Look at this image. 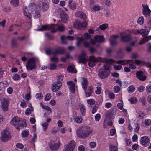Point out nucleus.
Instances as JSON below:
<instances>
[{"label": "nucleus", "instance_id": "6ab92c4d", "mask_svg": "<svg viewBox=\"0 0 151 151\" xmlns=\"http://www.w3.org/2000/svg\"><path fill=\"white\" fill-rule=\"evenodd\" d=\"M67 85L69 86V88L70 91L72 93H74L75 92V84L72 81H68L66 83Z\"/></svg>", "mask_w": 151, "mask_h": 151}, {"label": "nucleus", "instance_id": "4c0bfd02", "mask_svg": "<svg viewBox=\"0 0 151 151\" xmlns=\"http://www.w3.org/2000/svg\"><path fill=\"white\" fill-rule=\"evenodd\" d=\"M110 44L111 46H116L117 45V42L116 40H110Z\"/></svg>", "mask_w": 151, "mask_h": 151}, {"label": "nucleus", "instance_id": "473e14b6", "mask_svg": "<svg viewBox=\"0 0 151 151\" xmlns=\"http://www.w3.org/2000/svg\"><path fill=\"white\" fill-rule=\"evenodd\" d=\"M109 151H118V148L114 145L109 146Z\"/></svg>", "mask_w": 151, "mask_h": 151}, {"label": "nucleus", "instance_id": "ea45409f", "mask_svg": "<svg viewBox=\"0 0 151 151\" xmlns=\"http://www.w3.org/2000/svg\"><path fill=\"white\" fill-rule=\"evenodd\" d=\"M27 8V7L24 8V13L25 16H27L29 18H30L31 17L30 14L29 12H27L24 9H26Z\"/></svg>", "mask_w": 151, "mask_h": 151}, {"label": "nucleus", "instance_id": "a18cd8bd", "mask_svg": "<svg viewBox=\"0 0 151 151\" xmlns=\"http://www.w3.org/2000/svg\"><path fill=\"white\" fill-rule=\"evenodd\" d=\"M56 66L55 64H50V67L49 69L51 70H54L56 69Z\"/></svg>", "mask_w": 151, "mask_h": 151}, {"label": "nucleus", "instance_id": "4468645a", "mask_svg": "<svg viewBox=\"0 0 151 151\" xmlns=\"http://www.w3.org/2000/svg\"><path fill=\"white\" fill-rule=\"evenodd\" d=\"M9 101L5 99H3L1 101V107L4 111H7L8 110Z\"/></svg>", "mask_w": 151, "mask_h": 151}, {"label": "nucleus", "instance_id": "c756f323", "mask_svg": "<svg viewBox=\"0 0 151 151\" xmlns=\"http://www.w3.org/2000/svg\"><path fill=\"white\" fill-rule=\"evenodd\" d=\"M68 71L71 73H73L77 72L75 67L74 66H70L68 67Z\"/></svg>", "mask_w": 151, "mask_h": 151}, {"label": "nucleus", "instance_id": "b1692460", "mask_svg": "<svg viewBox=\"0 0 151 151\" xmlns=\"http://www.w3.org/2000/svg\"><path fill=\"white\" fill-rule=\"evenodd\" d=\"M85 91V95L86 97H89L92 94L93 91V88H92V86H89L88 89H84Z\"/></svg>", "mask_w": 151, "mask_h": 151}, {"label": "nucleus", "instance_id": "f03ea898", "mask_svg": "<svg viewBox=\"0 0 151 151\" xmlns=\"http://www.w3.org/2000/svg\"><path fill=\"white\" fill-rule=\"evenodd\" d=\"M56 26L53 24L50 25H43L41 28L38 29L37 30L39 31H43L45 30L52 29L51 32L53 33L56 32L57 31L63 32L65 30V27L64 25H58L56 28Z\"/></svg>", "mask_w": 151, "mask_h": 151}, {"label": "nucleus", "instance_id": "774afa93", "mask_svg": "<svg viewBox=\"0 0 151 151\" xmlns=\"http://www.w3.org/2000/svg\"><path fill=\"white\" fill-rule=\"evenodd\" d=\"M37 138V134L35 133H34L33 137L32 138V142H35L36 141Z\"/></svg>", "mask_w": 151, "mask_h": 151}, {"label": "nucleus", "instance_id": "f257e3e1", "mask_svg": "<svg viewBox=\"0 0 151 151\" xmlns=\"http://www.w3.org/2000/svg\"><path fill=\"white\" fill-rule=\"evenodd\" d=\"M92 132L88 126H81L76 129V134L79 138H86L92 133Z\"/></svg>", "mask_w": 151, "mask_h": 151}, {"label": "nucleus", "instance_id": "052dcab7", "mask_svg": "<svg viewBox=\"0 0 151 151\" xmlns=\"http://www.w3.org/2000/svg\"><path fill=\"white\" fill-rule=\"evenodd\" d=\"M82 119H83L81 118H79L77 117L76 118L75 121L77 123H80L82 122Z\"/></svg>", "mask_w": 151, "mask_h": 151}, {"label": "nucleus", "instance_id": "37998d69", "mask_svg": "<svg viewBox=\"0 0 151 151\" xmlns=\"http://www.w3.org/2000/svg\"><path fill=\"white\" fill-rule=\"evenodd\" d=\"M29 134L28 131L24 130L22 132V136L24 137H27Z\"/></svg>", "mask_w": 151, "mask_h": 151}, {"label": "nucleus", "instance_id": "a878e982", "mask_svg": "<svg viewBox=\"0 0 151 151\" xmlns=\"http://www.w3.org/2000/svg\"><path fill=\"white\" fill-rule=\"evenodd\" d=\"M122 33H121V40L123 42H127L129 41L131 39V36L130 35H127L125 36H122Z\"/></svg>", "mask_w": 151, "mask_h": 151}, {"label": "nucleus", "instance_id": "49530a36", "mask_svg": "<svg viewBox=\"0 0 151 151\" xmlns=\"http://www.w3.org/2000/svg\"><path fill=\"white\" fill-rule=\"evenodd\" d=\"M35 13H34V17L35 18H37L39 17L40 16V14L39 12L38 11H36L35 12Z\"/></svg>", "mask_w": 151, "mask_h": 151}, {"label": "nucleus", "instance_id": "603ef678", "mask_svg": "<svg viewBox=\"0 0 151 151\" xmlns=\"http://www.w3.org/2000/svg\"><path fill=\"white\" fill-rule=\"evenodd\" d=\"M51 96L50 93H47V94L45 97V100L48 101L51 99Z\"/></svg>", "mask_w": 151, "mask_h": 151}, {"label": "nucleus", "instance_id": "680f3d73", "mask_svg": "<svg viewBox=\"0 0 151 151\" xmlns=\"http://www.w3.org/2000/svg\"><path fill=\"white\" fill-rule=\"evenodd\" d=\"M96 143L94 142H91L89 144V146L91 148H94L96 146Z\"/></svg>", "mask_w": 151, "mask_h": 151}, {"label": "nucleus", "instance_id": "5fc2aeb1", "mask_svg": "<svg viewBox=\"0 0 151 151\" xmlns=\"http://www.w3.org/2000/svg\"><path fill=\"white\" fill-rule=\"evenodd\" d=\"M117 64H122L123 65H124L127 64V63L125 62V60H118L116 62Z\"/></svg>", "mask_w": 151, "mask_h": 151}, {"label": "nucleus", "instance_id": "c9c22d12", "mask_svg": "<svg viewBox=\"0 0 151 151\" xmlns=\"http://www.w3.org/2000/svg\"><path fill=\"white\" fill-rule=\"evenodd\" d=\"M129 100L132 104H136L137 101V99L135 97L131 98Z\"/></svg>", "mask_w": 151, "mask_h": 151}, {"label": "nucleus", "instance_id": "f704fd0d", "mask_svg": "<svg viewBox=\"0 0 151 151\" xmlns=\"http://www.w3.org/2000/svg\"><path fill=\"white\" fill-rule=\"evenodd\" d=\"M36 8V5L34 3H31L29 5V8L31 11H33Z\"/></svg>", "mask_w": 151, "mask_h": 151}, {"label": "nucleus", "instance_id": "ddd939ff", "mask_svg": "<svg viewBox=\"0 0 151 151\" xmlns=\"http://www.w3.org/2000/svg\"><path fill=\"white\" fill-rule=\"evenodd\" d=\"M105 61L106 62V63L104 65L103 67L104 70H109L110 69V64L111 63H113L115 61L111 59H109L105 58Z\"/></svg>", "mask_w": 151, "mask_h": 151}, {"label": "nucleus", "instance_id": "e2e57ef3", "mask_svg": "<svg viewBox=\"0 0 151 151\" xmlns=\"http://www.w3.org/2000/svg\"><path fill=\"white\" fill-rule=\"evenodd\" d=\"M85 147L83 145H80L78 147V150L80 151H84L85 150Z\"/></svg>", "mask_w": 151, "mask_h": 151}, {"label": "nucleus", "instance_id": "a19ab883", "mask_svg": "<svg viewBox=\"0 0 151 151\" xmlns=\"http://www.w3.org/2000/svg\"><path fill=\"white\" fill-rule=\"evenodd\" d=\"M55 85L58 87V89H59L62 86V83L60 81H58Z\"/></svg>", "mask_w": 151, "mask_h": 151}, {"label": "nucleus", "instance_id": "338daca9", "mask_svg": "<svg viewBox=\"0 0 151 151\" xmlns=\"http://www.w3.org/2000/svg\"><path fill=\"white\" fill-rule=\"evenodd\" d=\"M101 116L99 114H97L95 116V118L96 121H99L100 119Z\"/></svg>", "mask_w": 151, "mask_h": 151}, {"label": "nucleus", "instance_id": "cd10ccee", "mask_svg": "<svg viewBox=\"0 0 151 151\" xmlns=\"http://www.w3.org/2000/svg\"><path fill=\"white\" fill-rule=\"evenodd\" d=\"M17 40L14 38H12L11 40V46L12 48H17L18 46V44L16 42Z\"/></svg>", "mask_w": 151, "mask_h": 151}, {"label": "nucleus", "instance_id": "f3484780", "mask_svg": "<svg viewBox=\"0 0 151 151\" xmlns=\"http://www.w3.org/2000/svg\"><path fill=\"white\" fill-rule=\"evenodd\" d=\"M86 53L84 52H82L78 56V63L81 64H85L86 60Z\"/></svg>", "mask_w": 151, "mask_h": 151}, {"label": "nucleus", "instance_id": "6e6d98bb", "mask_svg": "<svg viewBox=\"0 0 151 151\" xmlns=\"http://www.w3.org/2000/svg\"><path fill=\"white\" fill-rule=\"evenodd\" d=\"M114 90L115 93H117L119 91L120 88L118 86H115L114 88Z\"/></svg>", "mask_w": 151, "mask_h": 151}, {"label": "nucleus", "instance_id": "6e6552de", "mask_svg": "<svg viewBox=\"0 0 151 151\" xmlns=\"http://www.w3.org/2000/svg\"><path fill=\"white\" fill-rule=\"evenodd\" d=\"M100 57L96 58L94 56H91L89 57L88 65L90 67H93L96 63L100 60Z\"/></svg>", "mask_w": 151, "mask_h": 151}, {"label": "nucleus", "instance_id": "20e7f679", "mask_svg": "<svg viewBox=\"0 0 151 151\" xmlns=\"http://www.w3.org/2000/svg\"><path fill=\"white\" fill-rule=\"evenodd\" d=\"M36 59L34 58L29 59L26 64V67L28 71L32 70L36 67Z\"/></svg>", "mask_w": 151, "mask_h": 151}, {"label": "nucleus", "instance_id": "3c124183", "mask_svg": "<svg viewBox=\"0 0 151 151\" xmlns=\"http://www.w3.org/2000/svg\"><path fill=\"white\" fill-rule=\"evenodd\" d=\"M106 51L108 54L109 55H111L113 52V50L111 48H107L106 49Z\"/></svg>", "mask_w": 151, "mask_h": 151}, {"label": "nucleus", "instance_id": "9d476101", "mask_svg": "<svg viewBox=\"0 0 151 151\" xmlns=\"http://www.w3.org/2000/svg\"><path fill=\"white\" fill-rule=\"evenodd\" d=\"M105 116L106 117V121H109L107 122V124L110 126H111L113 124L112 122L114 120V115L112 114L111 112L108 111L106 113Z\"/></svg>", "mask_w": 151, "mask_h": 151}, {"label": "nucleus", "instance_id": "de8ad7c7", "mask_svg": "<svg viewBox=\"0 0 151 151\" xmlns=\"http://www.w3.org/2000/svg\"><path fill=\"white\" fill-rule=\"evenodd\" d=\"M54 52V50H51L50 49H47L45 50L46 53L48 55H50V54H52L53 55V54L52 53V52Z\"/></svg>", "mask_w": 151, "mask_h": 151}, {"label": "nucleus", "instance_id": "5701e85b", "mask_svg": "<svg viewBox=\"0 0 151 151\" xmlns=\"http://www.w3.org/2000/svg\"><path fill=\"white\" fill-rule=\"evenodd\" d=\"M66 39H67L70 40H74V37L72 36H68L65 37L64 35H62L61 37V40L62 43L64 44H66L67 42L65 40Z\"/></svg>", "mask_w": 151, "mask_h": 151}, {"label": "nucleus", "instance_id": "e433bc0d", "mask_svg": "<svg viewBox=\"0 0 151 151\" xmlns=\"http://www.w3.org/2000/svg\"><path fill=\"white\" fill-rule=\"evenodd\" d=\"M128 91L129 93L133 92L135 90V88L133 85H131L128 88Z\"/></svg>", "mask_w": 151, "mask_h": 151}, {"label": "nucleus", "instance_id": "c03bdc74", "mask_svg": "<svg viewBox=\"0 0 151 151\" xmlns=\"http://www.w3.org/2000/svg\"><path fill=\"white\" fill-rule=\"evenodd\" d=\"M42 125L43 127V129L45 131L46 130L48 127V124L47 122L42 123Z\"/></svg>", "mask_w": 151, "mask_h": 151}, {"label": "nucleus", "instance_id": "1a4fd4ad", "mask_svg": "<svg viewBox=\"0 0 151 151\" xmlns=\"http://www.w3.org/2000/svg\"><path fill=\"white\" fill-rule=\"evenodd\" d=\"M2 136L1 139L4 142H6L11 138V136L9 131L6 129L4 130L2 133Z\"/></svg>", "mask_w": 151, "mask_h": 151}, {"label": "nucleus", "instance_id": "0e129e2a", "mask_svg": "<svg viewBox=\"0 0 151 151\" xmlns=\"http://www.w3.org/2000/svg\"><path fill=\"white\" fill-rule=\"evenodd\" d=\"M43 96H42L41 93H37L36 95V97L40 100L42 98Z\"/></svg>", "mask_w": 151, "mask_h": 151}, {"label": "nucleus", "instance_id": "9b49d317", "mask_svg": "<svg viewBox=\"0 0 151 151\" xmlns=\"http://www.w3.org/2000/svg\"><path fill=\"white\" fill-rule=\"evenodd\" d=\"M98 75L101 78H104L107 77L110 73V71L100 69L98 72Z\"/></svg>", "mask_w": 151, "mask_h": 151}, {"label": "nucleus", "instance_id": "864d4df0", "mask_svg": "<svg viewBox=\"0 0 151 151\" xmlns=\"http://www.w3.org/2000/svg\"><path fill=\"white\" fill-rule=\"evenodd\" d=\"M50 60L51 62H57L58 61V59L56 56H54L50 58Z\"/></svg>", "mask_w": 151, "mask_h": 151}, {"label": "nucleus", "instance_id": "393cba45", "mask_svg": "<svg viewBox=\"0 0 151 151\" xmlns=\"http://www.w3.org/2000/svg\"><path fill=\"white\" fill-rule=\"evenodd\" d=\"M75 14L76 17L82 18L84 20H85L87 18L86 14L81 11L76 12L75 13Z\"/></svg>", "mask_w": 151, "mask_h": 151}, {"label": "nucleus", "instance_id": "09e8293b", "mask_svg": "<svg viewBox=\"0 0 151 151\" xmlns=\"http://www.w3.org/2000/svg\"><path fill=\"white\" fill-rule=\"evenodd\" d=\"M138 23L140 25L142 24L144 22V18L141 17L139 18L137 21Z\"/></svg>", "mask_w": 151, "mask_h": 151}, {"label": "nucleus", "instance_id": "8fccbe9b", "mask_svg": "<svg viewBox=\"0 0 151 151\" xmlns=\"http://www.w3.org/2000/svg\"><path fill=\"white\" fill-rule=\"evenodd\" d=\"M146 91L148 93H151V85L146 86Z\"/></svg>", "mask_w": 151, "mask_h": 151}, {"label": "nucleus", "instance_id": "4d7b16f0", "mask_svg": "<svg viewBox=\"0 0 151 151\" xmlns=\"http://www.w3.org/2000/svg\"><path fill=\"white\" fill-rule=\"evenodd\" d=\"M144 123L146 125H151V120L150 119L145 120Z\"/></svg>", "mask_w": 151, "mask_h": 151}, {"label": "nucleus", "instance_id": "79ce46f5", "mask_svg": "<svg viewBox=\"0 0 151 151\" xmlns=\"http://www.w3.org/2000/svg\"><path fill=\"white\" fill-rule=\"evenodd\" d=\"M12 78L14 80H17L19 79L20 78V77L19 75L18 74L16 73L14 75L12 76Z\"/></svg>", "mask_w": 151, "mask_h": 151}, {"label": "nucleus", "instance_id": "bf43d9fd", "mask_svg": "<svg viewBox=\"0 0 151 151\" xmlns=\"http://www.w3.org/2000/svg\"><path fill=\"white\" fill-rule=\"evenodd\" d=\"M87 102L88 104L92 105L94 104L95 102L94 100L90 99L87 100Z\"/></svg>", "mask_w": 151, "mask_h": 151}, {"label": "nucleus", "instance_id": "423d86ee", "mask_svg": "<svg viewBox=\"0 0 151 151\" xmlns=\"http://www.w3.org/2000/svg\"><path fill=\"white\" fill-rule=\"evenodd\" d=\"M73 25L74 27L77 29H84L87 25V22L86 21L81 22L79 21L76 20L74 22Z\"/></svg>", "mask_w": 151, "mask_h": 151}, {"label": "nucleus", "instance_id": "a211bd4d", "mask_svg": "<svg viewBox=\"0 0 151 151\" xmlns=\"http://www.w3.org/2000/svg\"><path fill=\"white\" fill-rule=\"evenodd\" d=\"M140 142L142 145L147 146L149 144L150 140L147 137L145 136L141 138Z\"/></svg>", "mask_w": 151, "mask_h": 151}, {"label": "nucleus", "instance_id": "0eeeda50", "mask_svg": "<svg viewBox=\"0 0 151 151\" xmlns=\"http://www.w3.org/2000/svg\"><path fill=\"white\" fill-rule=\"evenodd\" d=\"M149 32L146 29H142V35L144 37L142 40L139 44L142 45L151 39V36H147Z\"/></svg>", "mask_w": 151, "mask_h": 151}, {"label": "nucleus", "instance_id": "39448f33", "mask_svg": "<svg viewBox=\"0 0 151 151\" xmlns=\"http://www.w3.org/2000/svg\"><path fill=\"white\" fill-rule=\"evenodd\" d=\"M76 145V143L74 140H72L68 144L64 146L63 151H73Z\"/></svg>", "mask_w": 151, "mask_h": 151}, {"label": "nucleus", "instance_id": "aec40b11", "mask_svg": "<svg viewBox=\"0 0 151 151\" xmlns=\"http://www.w3.org/2000/svg\"><path fill=\"white\" fill-rule=\"evenodd\" d=\"M143 10V14L145 16H149L150 15L151 11L149 9L148 6L144 4L142 5Z\"/></svg>", "mask_w": 151, "mask_h": 151}, {"label": "nucleus", "instance_id": "7c9ffc66", "mask_svg": "<svg viewBox=\"0 0 151 151\" xmlns=\"http://www.w3.org/2000/svg\"><path fill=\"white\" fill-rule=\"evenodd\" d=\"M80 109L82 115V116H84L86 111L85 106L82 104L80 105Z\"/></svg>", "mask_w": 151, "mask_h": 151}, {"label": "nucleus", "instance_id": "13d9d810", "mask_svg": "<svg viewBox=\"0 0 151 151\" xmlns=\"http://www.w3.org/2000/svg\"><path fill=\"white\" fill-rule=\"evenodd\" d=\"M96 88V90L95 91V93L97 94H100L101 92V88L99 86H97Z\"/></svg>", "mask_w": 151, "mask_h": 151}, {"label": "nucleus", "instance_id": "58836bf2", "mask_svg": "<svg viewBox=\"0 0 151 151\" xmlns=\"http://www.w3.org/2000/svg\"><path fill=\"white\" fill-rule=\"evenodd\" d=\"M139 101L140 102L142 103V104L143 106H145V105L146 101L145 100V98L144 97H140L139 99Z\"/></svg>", "mask_w": 151, "mask_h": 151}, {"label": "nucleus", "instance_id": "2f4dec72", "mask_svg": "<svg viewBox=\"0 0 151 151\" xmlns=\"http://www.w3.org/2000/svg\"><path fill=\"white\" fill-rule=\"evenodd\" d=\"M10 3L13 6L17 7L18 5L19 1L18 0H11Z\"/></svg>", "mask_w": 151, "mask_h": 151}, {"label": "nucleus", "instance_id": "2eb2a0df", "mask_svg": "<svg viewBox=\"0 0 151 151\" xmlns=\"http://www.w3.org/2000/svg\"><path fill=\"white\" fill-rule=\"evenodd\" d=\"M136 75V78L139 80L144 81L146 79V76L145 74L144 73L141 71L137 72Z\"/></svg>", "mask_w": 151, "mask_h": 151}, {"label": "nucleus", "instance_id": "412c9836", "mask_svg": "<svg viewBox=\"0 0 151 151\" xmlns=\"http://www.w3.org/2000/svg\"><path fill=\"white\" fill-rule=\"evenodd\" d=\"M94 38L96 41L99 43H103L105 42V39L103 36L96 35L95 36Z\"/></svg>", "mask_w": 151, "mask_h": 151}, {"label": "nucleus", "instance_id": "4be33fe9", "mask_svg": "<svg viewBox=\"0 0 151 151\" xmlns=\"http://www.w3.org/2000/svg\"><path fill=\"white\" fill-rule=\"evenodd\" d=\"M65 50L66 49L64 48H60L58 49L54 50V52H53L52 53L55 55L58 54H63L65 52Z\"/></svg>", "mask_w": 151, "mask_h": 151}, {"label": "nucleus", "instance_id": "7ed1b4c3", "mask_svg": "<svg viewBox=\"0 0 151 151\" xmlns=\"http://www.w3.org/2000/svg\"><path fill=\"white\" fill-rule=\"evenodd\" d=\"M10 123L12 125L15 126L16 129L19 130L27 125L25 120H22L17 117L13 118L11 120Z\"/></svg>", "mask_w": 151, "mask_h": 151}, {"label": "nucleus", "instance_id": "f8f14e48", "mask_svg": "<svg viewBox=\"0 0 151 151\" xmlns=\"http://www.w3.org/2000/svg\"><path fill=\"white\" fill-rule=\"evenodd\" d=\"M60 146V142L59 141H51L49 144V147L52 150H56L58 149Z\"/></svg>", "mask_w": 151, "mask_h": 151}, {"label": "nucleus", "instance_id": "69168bd1", "mask_svg": "<svg viewBox=\"0 0 151 151\" xmlns=\"http://www.w3.org/2000/svg\"><path fill=\"white\" fill-rule=\"evenodd\" d=\"M122 68V66L120 65H114V68L115 69L117 70H120Z\"/></svg>", "mask_w": 151, "mask_h": 151}, {"label": "nucleus", "instance_id": "72a5a7b5", "mask_svg": "<svg viewBox=\"0 0 151 151\" xmlns=\"http://www.w3.org/2000/svg\"><path fill=\"white\" fill-rule=\"evenodd\" d=\"M108 24H104L102 25H100L99 27V28L101 29L102 30H104L107 28Z\"/></svg>", "mask_w": 151, "mask_h": 151}, {"label": "nucleus", "instance_id": "bb28decb", "mask_svg": "<svg viewBox=\"0 0 151 151\" xmlns=\"http://www.w3.org/2000/svg\"><path fill=\"white\" fill-rule=\"evenodd\" d=\"M60 17L61 20L64 23L66 22L68 18L67 14L64 12H61L60 14Z\"/></svg>", "mask_w": 151, "mask_h": 151}, {"label": "nucleus", "instance_id": "dca6fc26", "mask_svg": "<svg viewBox=\"0 0 151 151\" xmlns=\"http://www.w3.org/2000/svg\"><path fill=\"white\" fill-rule=\"evenodd\" d=\"M37 5L40 9L43 11H45L49 7L47 3L41 1H38L37 2Z\"/></svg>", "mask_w": 151, "mask_h": 151}, {"label": "nucleus", "instance_id": "c85d7f7f", "mask_svg": "<svg viewBox=\"0 0 151 151\" xmlns=\"http://www.w3.org/2000/svg\"><path fill=\"white\" fill-rule=\"evenodd\" d=\"M82 80L83 81L81 83L82 87L83 89H85L87 87L88 83V81L87 79L84 78H83Z\"/></svg>", "mask_w": 151, "mask_h": 151}]
</instances>
